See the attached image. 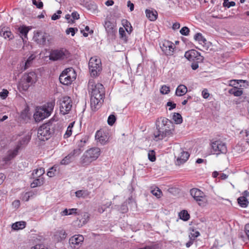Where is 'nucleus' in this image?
<instances>
[{
  "label": "nucleus",
  "mask_w": 249,
  "mask_h": 249,
  "mask_svg": "<svg viewBox=\"0 0 249 249\" xmlns=\"http://www.w3.org/2000/svg\"><path fill=\"white\" fill-rule=\"evenodd\" d=\"M88 90L90 93V105L93 111H95L104 102L105 90L103 85L96 83L94 79L89 80Z\"/></svg>",
  "instance_id": "f257e3e1"
},
{
  "label": "nucleus",
  "mask_w": 249,
  "mask_h": 249,
  "mask_svg": "<svg viewBox=\"0 0 249 249\" xmlns=\"http://www.w3.org/2000/svg\"><path fill=\"white\" fill-rule=\"evenodd\" d=\"M157 130L154 132V139L158 141L172 134L174 129L172 122L166 118H160L156 122Z\"/></svg>",
  "instance_id": "f03ea898"
},
{
  "label": "nucleus",
  "mask_w": 249,
  "mask_h": 249,
  "mask_svg": "<svg viewBox=\"0 0 249 249\" xmlns=\"http://www.w3.org/2000/svg\"><path fill=\"white\" fill-rule=\"evenodd\" d=\"M100 149L98 147L90 148L87 150L81 158L80 162L83 165L89 164L96 160L100 156Z\"/></svg>",
  "instance_id": "7ed1b4c3"
},
{
  "label": "nucleus",
  "mask_w": 249,
  "mask_h": 249,
  "mask_svg": "<svg viewBox=\"0 0 249 249\" xmlns=\"http://www.w3.org/2000/svg\"><path fill=\"white\" fill-rule=\"evenodd\" d=\"M37 81V76L35 72L32 71L25 74L18 85L19 89L26 91L30 86Z\"/></svg>",
  "instance_id": "20e7f679"
},
{
  "label": "nucleus",
  "mask_w": 249,
  "mask_h": 249,
  "mask_svg": "<svg viewBox=\"0 0 249 249\" xmlns=\"http://www.w3.org/2000/svg\"><path fill=\"white\" fill-rule=\"evenodd\" d=\"M76 74L73 69L69 68L65 69L59 76V81L63 85H68L75 79Z\"/></svg>",
  "instance_id": "39448f33"
},
{
  "label": "nucleus",
  "mask_w": 249,
  "mask_h": 249,
  "mask_svg": "<svg viewBox=\"0 0 249 249\" xmlns=\"http://www.w3.org/2000/svg\"><path fill=\"white\" fill-rule=\"evenodd\" d=\"M51 124L48 123L43 124L38 129L37 137L39 140L45 141L49 139L53 133L51 130Z\"/></svg>",
  "instance_id": "423d86ee"
},
{
  "label": "nucleus",
  "mask_w": 249,
  "mask_h": 249,
  "mask_svg": "<svg viewBox=\"0 0 249 249\" xmlns=\"http://www.w3.org/2000/svg\"><path fill=\"white\" fill-rule=\"evenodd\" d=\"M211 146V152L213 154H226L227 152L226 144L221 141H212Z\"/></svg>",
  "instance_id": "0eeeda50"
},
{
  "label": "nucleus",
  "mask_w": 249,
  "mask_h": 249,
  "mask_svg": "<svg viewBox=\"0 0 249 249\" xmlns=\"http://www.w3.org/2000/svg\"><path fill=\"white\" fill-rule=\"evenodd\" d=\"M59 102L61 113L63 115L69 113L72 106L71 98L69 96H64L60 99Z\"/></svg>",
  "instance_id": "6e6552de"
},
{
  "label": "nucleus",
  "mask_w": 249,
  "mask_h": 249,
  "mask_svg": "<svg viewBox=\"0 0 249 249\" xmlns=\"http://www.w3.org/2000/svg\"><path fill=\"white\" fill-rule=\"evenodd\" d=\"M68 55V51L65 49L54 50L51 52L50 59L53 61L64 59L67 58Z\"/></svg>",
  "instance_id": "1a4fd4ad"
},
{
  "label": "nucleus",
  "mask_w": 249,
  "mask_h": 249,
  "mask_svg": "<svg viewBox=\"0 0 249 249\" xmlns=\"http://www.w3.org/2000/svg\"><path fill=\"white\" fill-rule=\"evenodd\" d=\"M184 56L190 61L202 62L204 57L200 55V53L195 50H191L185 52Z\"/></svg>",
  "instance_id": "9d476101"
},
{
  "label": "nucleus",
  "mask_w": 249,
  "mask_h": 249,
  "mask_svg": "<svg viewBox=\"0 0 249 249\" xmlns=\"http://www.w3.org/2000/svg\"><path fill=\"white\" fill-rule=\"evenodd\" d=\"M50 115V113L46 110V107H39L36 109L34 117L36 122H40Z\"/></svg>",
  "instance_id": "9b49d317"
},
{
  "label": "nucleus",
  "mask_w": 249,
  "mask_h": 249,
  "mask_svg": "<svg viewBox=\"0 0 249 249\" xmlns=\"http://www.w3.org/2000/svg\"><path fill=\"white\" fill-rule=\"evenodd\" d=\"M160 47L166 55H172L175 49V46L173 43L169 41H165L160 44Z\"/></svg>",
  "instance_id": "f8f14e48"
},
{
  "label": "nucleus",
  "mask_w": 249,
  "mask_h": 249,
  "mask_svg": "<svg viewBox=\"0 0 249 249\" xmlns=\"http://www.w3.org/2000/svg\"><path fill=\"white\" fill-rule=\"evenodd\" d=\"M190 194L199 205L203 204L205 195L203 192L197 188H193L190 190Z\"/></svg>",
  "instance_id": "ddd939ff"
},
{
  "label": "nucleus",
  "mask_w": 249,
  "mask_h": 249,
  "mask_svg": "<svg viewBox=\"0 0 249 249\" xmlns=\"http://www.w3.org/2000/svg\"><path fill=\"white\" fill-rule=\"evenodd\" d=\"M84 237L82 235H75L69 240V244L71 248L77 249L84 241Z\"/></svg>",
  "instance_id": "4468645a"
},
{
  "label": "nucleus",
  "mask_w": 249,
  "mask_h": 249,
  "mask_svg": "<svg viewBox=\"0 0 249 249\" xmlns=\"http://www.w3.org/2000/svg\"><path fill=\"white\" fill-rule=\"evenodd\" d=\"M80 154L79 149H74L69 155L66 156L60 162L62 165H67L72 162L75 158Z\"/></svg>",
  "instance_id": "2eb2a0df"
},
{
  "label": "nucleus",
  "mask_w": 249,
  "mask_h": 249,
  "mask_svg": "<svg viewBox=\"0 0 249 249\" xmlns=\"http://www.w3.org/2000/svg\"><path fill=\"white\" fill-rule=\"evenodd\" d=\"M49 35L45 33L38 32L35 35L34 38L35 41L39 45H44L48 41Z\"/></svg>",
  "instance_id": "dca6fc26"
},
{
  "label": "nucleus",
  "mask_w": 249,
  "mask_h": 249,
  "mask_svg": "<svg viewBox=\"0 0 249 249\" xmlns=\"http://www.w3.org/2000/svg\"><path fill=\"white\" fill-rule=\"evenodd\" d=\"M104 27L108 35L113 36L116 32L114 24L111 21L106 20L105 21Z\"/></svg>",
  "instance_id": "f3484780"
},
{
  "label": "nucleus",
  "mask_w": 249,
  "mask_h": 249,
  "mask_svg": "<svg viewBox=\"0 0 249 249\" xmlns=\"http://www.w3.org/2000/svg\"><path fill=\"white\" fill-rule=\"evenodd\" d=\"M98 66L102 67V63L100 59L97 56L91 57L89 62V70H91L92 71L94 72V71H93L92 69L94 68V67H96L97 69Z\"/></svg>",
  "instance_id": "a211bd4d"
},
{
  "label": "nucleus",
  "mask_w": 249,
  "mask_h": 249,
  "mask_svg": "<svg viewBox=\"0 0 249 249\" xmlns=\"http://www.w3.org/2000/svg\"><path fill=\"white\" fill-rule=\"evenodd\" d=\"M19 148L20 146L17 145L14 150L8 151V154L3 159V161L7 162L14 158L17 155Z\"/></svg>",
  "instance_id": "6ab92c4d"
},
{
  "label": "nucleus",
  "mask_w": 249,
  "mask_h": 249,
  "mask_svg": "<svg viewBox=\"0 0 249 249\" xmlns=\"http://www.w3.org/2000/svg\"><path fill=\"white\" fill-rule=\"evenodd\" d=\"M0 35L5 39L8 38L9 40L12 39L14 38V35L11 32L8 30L7 27L0 26Z\"/></svg>",
  "instance_id": "aec40b11"
},
{
  "label": "nucleus",
  "mask_w": 249,
  "mask_h": 249,
  "mask_svg": "<svg viewBox=\"0 0 249 249\" xmlns=\"http://www.w3.org/2000/svg\"><path fill=\"white\" fill-rule=\"evenodd\" d=\"M34 58L35 57L34 55H31L28 57V58L25 62L23 61L21 62L20 64V72H22V71L27 69L31 66Z\"/></svg>",
  "instance_id": "412c9836"
},
{
  "label": "nucleus",
  "mask_w": 249,
  "mask_h": 249,
  "mask_svg": "<svg viewBox=\"0 0 249 249\" xmlns=\"http://www.w3.org/2000/svg\"><path fill=\"white\" fill-rule=\"evenodd\" d=\"M190 155L188 152L182 151L180 156L178 158L176 162V164L179 165L185 162L188 159Z\"/></svg>",
  "instance_id": "4be33fe9"
},
{
  "label": "nucleus",
  "mask_w": 249,
  "mask_h": 249,
  "mask_svg": "<svg viewBox=\"0 0 249 249\" xmlns=\"http://www.w3.org/2000/svg\"><path fill=\"white\" fill-rule=\"evenodd\" d=\"M95 137L96 140H98L102 144H105L108 140L105 133L100 130L96 132Z\"/></svg>",
  "instance_id": "5701e85b"
},
{
  "label": "nucleus",
  "mask_w": 249,
  "mask_h": 249,
  "mask_svg": "<svg viewBox=\"0 0 249 249\" xmlns=\"http://www.w3.org/2000/svg\"><path fill=\"white\" fill-rule=\"evenodd\" d=\"M67 234L63 230L56 231L53 235V239L57 242L60 241L66 238Z\"/></svg>",
  "instance_id": "b1692460"
},
{
  "label": "nucleus",
  "mask_w": 249,
  "mask_h": 249,
  "mask_svg": "<svg viewBox=\"0 0 249 249\" xmlns=\"http://www.w3.org/2000/svg\"><path fill=\"white\" fill-rule=\"evenodd\" d=\"M145 14L146 17L151 21H155L158 18V13L154 9H146Z\"/></svg>",
  "instance_id": "393cba45"
},
{
  "label": "nucleus",
  "mask_w": 249,
  "mask_h": 249,
  "mask_svg": "<svg viewBox=\"0 0 249 249\" xmlns=\"http://www.w3.org/2000/svg\"><path fill=\"white\" fill-rule=\"evenodd\" d=\"M187 92V87L183 85H179L176 90V95L178 96H181L185 95Z\"/></svg>",
  "instance_id": "a878e982"
},
{
  "label": "nucleus",
  "mask_w": 249,
  "mask_h": 249,
  "mask_svg": "<svg viewBox=\"0 0 249 249\" xmlns=\"http://www.w3.org/2000/svg\"><path fill=\"white\" fill-rule=\"evenodd\" d=\"M26 222L23 221L16 222L12 224V228L15 231L22 230L26 227Z\"/></svg>",
  "instance_id": "bb28decb"
},
{
  "label": "nucleus",
  "mask_w": 249,
  "mask_h": 249,
  "mask_svg": "<svg viewBox=\"0 0 249 249\" xmlns=\"http://www.w3.org/2000/svg\"><path fill=\"white\" fill-rule=\"evenodd\" d=\"M88 140V138L87 136H84L81 139L78 140L76 142V145L77 146V148L75 149H79L80 150V153L83 150L82 148L84 147L86 143Z\"/></svg>",
  "instance_id": "cd10ccee"
},
{
  "label": "nucleus",
  "mask_w": 249,
  "mask_h": 249,
  "mask_svg": "<svg viewBox=\"0 0 249 249\" xmlns=\"http://www.w3.org/2000/svg\"><path fill=\"white\" fill-rule=\"evenodd\" d=\"M75 196L78 198H85L89 195V192L87 190H80L75 192Z\"/></svg>",
  "instance_id": "c85d7f7f"
},
{
  "label": "nucleus",
  "mask_w": 249,
  "mask_h": 249,
  "mask_svg": "<svg viewBox=\"0 0 249 249\" xmlns=\"http://www.w3.org/2000/svg\"><path fill=\"white\" fill-rule=\"evenodd\" d=\"M45 170L42 168L36 169L33 171L32 176L33 178H43L42 176L44 174Z\"/></svg>",
  "instance_id": "c756f323"
},
{
  "label": "nucleus",
  "mask_w": 249,
  "mask_h": 249,
  "mask_svg": "<svg viewBox=\"0 0 249 249\" xmlns=\"http://www.w3.org/2000/svg\"><path fill=\"white\" fill-rule=\"evenodd\" d=\"M35 178L36 179L31 184V187L32 188H35L37 186H40L43 184V178Z\"/></svg>",
  "instance_id": "7c9ffc66"
},
{
  "label": "nucleus",
  "mask_w": 249,
  "mask_h": 249,
  "mask_svg": "<svg viewBox=\"0 0 249 249\" xmlns=\"http://www.w3.org/2000/svg\"><path fill=\"white\" fill-rule=\"evenodd\" d=\"M237 201L240 206L243 208H246L248 205L249 202L247 198H245V196L239 197Z\"/></svg>",
  "instance_id": "2f4dec72"
},
{
  "label": "nucleus",
  "mask_w": 249,
  "mask_h": 249,
  "mask_svg": "<svg viewBox=\"0 0 249 249\" xmlns=\"http://www.w3.org/2000/svg\"><path fill=\"white\" fill-rule=\"evenodd\" d=\"M58 173V169L57 166H53L51 168L49 171L47 172V175L49 177H53L55 176Z\"/></svg>",
  "instance_id": "473e14b6"
},
{
  "label": "nucleus",
  "mask_w": 249,
  "mask_h": 249,
  "mask_svg": "<svg viewBox=\"0 0 249 249\" xmlns=\"http://www.w3.org/2000/svg\"><path fill=\"white\" fill-rule=\"evenodd\" d=\"M31 139V135L28 133L19 142V144L18 145H19L20 147L21 145L27 144Z\"/></svg>",
  "instance_id": "72a5a7b5"
},
{
  "label": "nucleus",
  "mask_w": 249,
  "mask_h": 249,
  "mask_svg": "<svg viewBox=\"0 0 249 249\" xmlns=\"http://www.w3.org/2000/svg\"><path fill=\"white\" fill-rule=\"evenodd\" d=\"M194 39L199 42L200 44L205 43L206 41V39L202 36L201 33H196L194 36Z\"/></svg>",
  "instance_id": "f704fd0d"
},
{
  "label": "nucleus",
  "mask_w": 249,
  "mask_h": 249,
  "mask_svg": "<svg viewBox=\"0 0 249 249\" xmlns=\"http://www.w3.org/2000/svg\"><path fill=\"white\" fill-rule=\"evenodd\" d=\"M180 218L184 221H187L190 218V215L186 210H183L179 213Z\"/></svg>",
  "instance_id": "c9c22d12"
},
{
  "label": "nucleus",
  "mask_w": 249,
  "mask_h": 249,
  "mask_svg": "<svg viewBox=\"0 0 249 249\" xmlns=\"http://www.w3.org/2000/svg\"><path fill=\"white\" fill-rule=\"evenodd\" d=\"M230 94L234 95L235 96H240L243 94V91L236 88H234L229 90Z\"/></svg>",
  "instance_id": "e433bc0d"
},
{
  "label": "nucleus",
  "mask_w": 249,
  "mask_h": 249,
  "mask_svg": "<svg viewBox=\"0 0 249 249\" xmlns=\"http://www.w3.org/2000/svg\"><path fill=\"white\" fill-rule=\"evenodd\" d=\"M97 68H97V69H96V67H94V68L92 69L93 71H94V72L93 71H92L91 70H89L91 76L96 77L100 74V73L102 71V68L99 67V66H98Z\"/></svg>",
  "instance_id": "4c0bfd02"
},
{
  "label": "nucleus",
  "mask_w": 249,
  "mask_h": 249,
  "mask_svg": "<svg viewBox=\"0 0 249 249\" xmlns=\"http://www.w3.org/2000/svg\"><path fill=\"white\" fill-rule=\"evenodd\" d=\"M173 119L177 124H180L182 122V118L181 115L178 113H175L173 116Z\"/></svg>",
  "instance_id": "58836bf2"
},
{
  "label": "nucleus",
  "mask_w": 249,
  "mask_h": 249,
  "mask_svg": "<svg viewBox=\"0 0 249 249\" xmlns=\"http://www.w3.org/2000/svg\"><path fill=\"white\" fill-rule=\"evenodd\" d=\"M119 34L120 38L126 42L127 39L124 29L123 27H120L119 30Z\"/></svg>",
  "instance_id": "ea45409f"
},
{
  "label": "nucleus",
  "mask_w": 249,
  "mask_h": 249,
  "mask_svg": "<svg viewBox=\"0 0 249 249\" xmlns=\"http://www.w3.org/2000/svg\"><path fill=\"white\" fill-rule=\"evenodd\" d=\"M18 31L20 34L24 37H27V34L29 32V29L26 27H21L18 28Z\"/></svg>",
  "instance_id": "a19ab883"
},
{
  "label": "nucleus",
  "mask_w": 249,
  "mask_h": 249,
  "mask_svg": "<svg viewBox=\"0 0 249 249\" xmlns=\"http://www.w3.org/2000/svg\"><path fill=\"white\" fill-rule=\"evenodd\" d=\"M151 193L155 196H156L158 198H160L162 192L161 190L158 187L155 188L154 189L151 190Z\"/></svg>",
  "instance_id": "79ce46f5"
},
{
  "label": "nucleus",
  "mask_w": 249,
  "mask_h": 249,
  "mask_svg": "<svg viewBox=\"0 0 249 249\" xmlns=\"http://www.w3.org/2000/svg\"><path fill=\"white\" fill-rule=\"evenodd\" d=\"M148 159L151 161L153 162L156 160V156H155V152L154 150H150L148 152Z\"/></svg>",
  "instance_id": "37998d69"
},
{
  "label": "nucleus",
  "mask_w": 249,
  "mask_h": 249,
  "mask_svg": "<svg viewBox=\"0 0 249 249\" xmlns=\"http://www.w3.org/2000/svg\"><path fill=\"white\" fill-rule=\"evenodd\" d=\"M116 120V117L113 114L110 115L107 119V123L109 125L112 126Z\"/></svg>",
  "instance_id": "c03bdc74"
},
{
  "label": "nucleus",
  "mask_w": 249,
  "mask_h": 249,
  "mask_svg": "<svg viewBox=\"0 0 249 249\" xmlns=\"http://www.w3.org/2000/svg\"><path fill=\"white\" fill-rule=\"evenodd\" d=\"M160 92L162 94H167L170 92V88L166 85H163L160 89Z\"/></svg>",
  "instance_id": "a18cd8bd"
},
{
  "label": "nucleus",
  "mask_w": 249,
  "mask_h": 249,
  "mask_svg": "<svg viewBox=\"0 0 249 249\" xmlns=\"http://www.w3.org/2000/svg\"><path fill=\"white\" fill-rule=\"evenodd\" d=\"M54 106V102H51L48 103L47 104V106L45 107H46V110H47L49 112V113H50V114H51L53 109Z\"/></svg>",
  "instance_id": "49530a36"
},
{
  "label": "nucleus",
  "mask_w": 249,
  "mask_h": 249,
  "mask_svg": "<svg viewBox=\"0 0 249 249\" xmlns=\"http://www.w3.org/2000/svg\"><path fill=\"white\" fill-rule=\"evenodd\" d=\"M199 232L197 231H193L189 234L190 239L194 241L195 239L199 235Z\"/></svg>",
  "instance_id": "de8ad7c7"
},
{
  "label": "nucleus",
  "mask_w": 249,
  "mask_h": 249,
  "mask_svg": "<svg viewBox=\"0 0 249 249\" xmlns=\"http://www.w3.org/2000/svg\"><path fill=\"white\" fill-rule=\"evenodd\" d=\"M190 32L189 29L187 27H182L180 30V33L184 36H188Z\"/></svg>",
  "instance_id": "09e8293b"
},
{
  "label": "nucleus",
  "mask_w": 249,
  "mask_h": 249,
  "mask_svg": "<svg viewBox=\"0 0 249 249\" xmlns=\"http://www.w3.org/2000/svg\"><path fill=\"white\" fill-rule=\"evenodd\" d=\"M9 93L7 89H3L0 92V97L2 99H5L8 96Z\"/></svg>",
  "instance_id": "8fccbe9b"
},
{
  "label": "nucleus",
  "mask_w": 249,
  "mask_h": 249,
  "mask_svg": "<svg viewBox=\"0 0 249 249\" xmlns=\"http://www.w3.org/2000/svg\"><path fill=\"white\" fill-rule=\"evenodd\" d=\"M71 133H72V129L71 128V127H68L67 131H66V132L64 135V138H69L70 136H71Z\"/></svg>",
  "instance_id": "3c124183"
},
{
  "label": "nucleus",
  "mask_w": 249,
  "mask_h": 249,
  "mask_svg": "<svg viewBox=\"0 0 249 249\" xmlns=\"http://www.w3.org/2000/svg\"><path fill=\"white\" fill-rule=\"evenodd\" d=\"M32 2L33 4L36 5L37 8L41 9L43 7V4L41 1L38 3L36 0H32Z\"/></svg>",
  "instance_id": "603ef678"
},
{
  "label": "nucleus",
  "mask_w": 249,
  "mask_h": 249,
  "mask_svg": "<svg viewBox=\"0 0 249 249\" xmlns=\"http://www.w3.org/2000/svg\"><path fill=\"white\" fill-rule=\"evenodd\" d=\"M202 95L204 99H207L210 94L206 89H204L202 91Z\"/></svg>",
  "instance_id": "864d4df0"
},
{
  "label": "nucleus",
  "mask_w": 249,
  "mask_h": 249,
  "mask_svg": "<svg viewBox=\"0 0 249 249\" xmlns=\"http://www.w3.org/2000/svg\"><path fill=\"white\" fill-rule=\"evenodd\" d=\"M166 106L168 107H170L169 108V110H171L172 109L175 108L176 107V104L172 102H168L167 103Z\"/></svg>",
  "instance_id": "5fc2aeb1"
},
{
  "label": "nucleus",
  "mask_w": 249,
  "mask_h": 249,
  "mask_svg": "<svg viewBox=\"0 0 249 249\" xmlns=\"http://www.w3.org/2000/svg\"><path fill=\"white\" fill-rule=\"evenodd\" d=\"M122 24L125 30H126V28H128V27L131 26L130 23L127 20H123L122 21Z\"/></svg>",
  "instance_id": "6e6d98bb"
},
{
  "label": "nucleus",
  "mask_w": 249,
  "mask_h": 249,
  "mask_svg": "<svg viewBox=\"0 0 249 249\" xmlns=\"http://www.w3.org/2000/svg\"><path fill=\"white\" fill-rule=\"evenodd\" d=\"M66 33L67 34H69L71 33V36H74V29L72 27L69 28L66 30Z\"/></svg>",
  "instance_id": "4d7b16f0"
},
{
  "label": "nucleus",
  "mask_w": 249,
  "mask_h": 249,
  "mask_svg": "<svg viewBox=\"0 0 249 249\" xmlns=\"http://www.w3.org/2000/svg\"><path fill=\"white\" fill-rule=\"evenodd\" d=\"M191 64V68L193 70H196L198 68V63L197 61H193Z\"/></svg>",
  "instance_id": "13d9d810"
},
{
  "label": "nucleus",
  "mask_w": 249,
  "mask_h": 249,
  "mask_svg": "<svg viewBox=\"0 0 249 249\" xmlns=\"http://www.w3.org/2000/svg\"><path fill=\"white\" fill-rule=\"evenodd\" d=\"M71 17L73 19H78L79 18V15L76 12H73L71 14Z\"/></svg>",
  "instance_id": "bf43d9fd"
},
{
  "label": "nucleus",
  "mask_w": 249,
  "mask_h": 249,
  "mask_svg": "<svg viewBox=\"0 0 249 249\" xmlns=\"http://www.w3.org/2000/svg\"><path fill=\"white\" fill-rule=\"evenodd\" d=\"M240 134L243 135V137H248L249 134V131L247 130H242L240 131Z\"/></svg>",
  "instance_id": "052dcab7"
},
{
  "label": "nucleus",
  "mask_w": 249,
  "mask_h": 249,
  "mask_svg": "<svg viewBox=\"0 0 249 249\" xmlns=\"http://www.w3.org/2000/svg\"><path fill=\"white\" fill-rule=\"evenodd\" d=\"M235 5V3L234 1H228L226 5L225 6V7H227L229 8L231 7L234 6Z\"/></svg>",
  "instance_id": "680f3d73"
},
{
  "label": "nucleus",
  "mask_w": 249,
  "mask_h": 249,
  "mask_svg": "<svg viewBox=\"0 0 249 249\" xmlns=\"http://www.w3.org/2000/svg\"><path fill=\"white\" fill-rule=\"evenodd\" d=\"M245 231L246 232V235H247L249 239V223L247 224L245 226Z\"/></svg>",
  "instance_id": "e2e57ef3"
},
{
  "label": "nucleus",
  "mask_w": 249,
  "mask_h": 249,
  "mask_svg": "<svg viewBox=\"0 0 249 249\" xmlns=\"http://www.w3.org/2000/svg\"><path fill=\"white\" fill-rule=\"evenodd\" d=\"M127 6L129 8L130 11H133L134 6V4L132 3H131L130 1H128Z\"/></svg>",
  "instance_id": "0e129e2a"
},
{
  "label": "nucleus",
  "mask_w": 249,
  "mask_h": 249,
  "mask_svg": "<svg viewBox=\"0 0 249 249\" xmlns=\"http://www.w3.org/2000/svg\"><path fill=\"white\" fill-rule=\"evenodd\" d=\"M106 209L105 205L100 206L98 209V212L100 213H103Z\"/></svg>",
  "instance_id": "69168bd1"
},
{
  "label": "nucleus",
  "mask_w": 249,
  "mask_h": 249,
  "mask_svg": "<svg viewBox=\"0 0 249 249\" xmlns=\"http://www.w3.org/2000/svg\"><path fill=\"white\" fill-rule=\"evenodd\" d=\"M179 27H180V24L178 22H176V23H174L173 25V26H172V28L174 30L178 29L179 28Z\"/></svg>",
  "instance_id": "338daca9"
},
{
  "label": "nucleus",
  "mask_w": 249,
  "mask_h": 249,
  "mask_svg": "<svg viewBox=\"0 0 249 249\" xmlns=\"http://www.w3.org/2000/svg\"><path fill=\"white\" fill-rule=\"evenodd\" d=\"M34 249H45L44 246L42 245H37L34 247Z\"/></svg>",
  "instance_id": "774afa93"
}]
</instances>
